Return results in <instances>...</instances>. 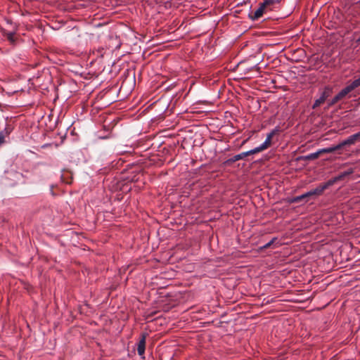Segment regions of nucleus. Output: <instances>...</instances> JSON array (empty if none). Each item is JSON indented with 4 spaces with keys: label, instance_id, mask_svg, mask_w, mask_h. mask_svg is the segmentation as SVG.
Segmentation results:
<instances>
[{
    "label": "nucleus",
    "instance_id": "1",
    "mask_svg": "<svg viewBox=\"0 0 360 360\" xmlns=\"http://www.w3.org/2000/svg\"><path fill=\"white\" fill-rule=\"evenodd\" d=\"M354 173V169L350 168L347 171L341 172L338 176L329 179L328 181L319 185L316 188L312 189L314 196H319L323 194L325 190L335 184L336 182L343 180L345 177Z\"/></svg>",
    "mask_w": 360,
    "mask_h": 360
},
{
    "label": "nucleus",
    "instance_id": "2",
    "mask_svg": "<svg viewBox=\"0 0 360 360\" xmlns=\"http://www.w3.org/2000/svg\"><path fill=\"white\" fill-rule=\"evenodd\" d=\"M278 2V0H266L263 3L259 4V8L250 15L251 19L252 20H258L264 13L269 11H272L273 6Z\"/></svg>",
    "mask_w": 360,
    "mask_h": 360
},
{
    "label": "nucleus",
    "instance_id": "3",
    "mask_svg": "<svg viewBox=\"0 0 360 360\" xmlns=\"http://www.w3.org/2000/svg\"><path fill=\"white\" fill-rule=\"evenodd\" d=\"M332 93L333 88L330 86H326L322 91L321 96L315 101L312 108L315 109L323 104L327 100V98L331 96Z\"/></svg>",
    "mask_w": 360,
    "mask_h": 360
},
{
    "label": "nucleus",
    "instance_id": "4",
    "mask_svg": "<svg viewBox=\"0 0 360 360\" xmlns=\"http://www.w3.org/2000/svg\"><path fill=\"white\" fill-rule=\"evenodd\" d=\"M360 141V132L349 136L347 139L340 142L339 144L340 150L347 146L354 145L356 142Z\"/></svg>",
    "mask_w": 360,
    "mask_h": 360
},
{
    "label": "nucleus",
    "instance_id": "5",
    "mask_svg": "<svg viewBox=\"0 0 360 360\" xmlns=\"http://www.w3.org/2000/svg\"><path fill=\"white\" fill-rule=\"evenodd\" d=\"M148 334L146 333H143L141 336V339L137 345V352L139 356H143L145 353L146 349V340Z\"/></svg>",
    "mask_w": 360,
    "mask_h": 360
},
{
    "label": "nucleus",
    "instance_id": "6",
    "mask_svg": "<svg viewBox=\"0 0 360 360\" xmlns=\"http://www.w3.org/2000/svg\"><path fill=\"white\" fill-rule=\"evenodd\" d=\"M347 93L345 91V89H342L335 97H333L331 100H329L328 102V108L333 106L342 99H343Z\"/></svg>",
    "mask_w": 360,
    "mask_h": 360
},
{
    "label": "nucleus",
    "instance_id": "7",
    "mask_svg": "<svg viewBox=\"0 0 360 360\" xmlns=\"http://www.w3.org/2000/svg\"><path fill=\"white\" fill-rule=\"evenodd\" d=\"M278 131H279L278 129H275L267 134L265 141L262 143L266 148L270 147V146L271 145V141H272L274 136L277 134L278 133Z\"/></svg>",
    "mask_w": 360,
    "mask_h": 360
},
{
    "label": "nucleus",
    "instance_id": "8",
    "mask_svg": "<svg viewBox=\"0 0 360 360\" xmlns=\"http://www.w3.org/2000/svg\"><path fill=\"white\" fill-rule=\"evenodd\" d=\"M0 31L4 36L6 37L7 39L10 41V43L14 44L15 42V38L14 37L15 34V30L13 32H8L4 28H0Z\"/></svg>",
    "mask_w": 360,
    "mask_h": 360
},
{
    "label": "nucleus",
    "instance_id": "9",
    "mask_svg": "<svg viewBox=\"0 0 360 360\" xmlns=\"http://www.w3.org/2000/svg\"><path fill=\"white\" fill-rule=\"evenodd\" d=\"M360 86V78L356 79L354 80L350 84L347 85L346 87L344 88L345 91L347 93H350L356 88L359 87Z\"/></svg>",
    "mask_w": 360,
    "mask_h": 360
},
{
    "label": "nucleus",
    "instance_id": "10",
    "mask_svg": "<svg viewBox=\"0 0 360 360\" xmlns=\"http://www.w3.org/2000/svg\"><path fill=\"white\" fill-rule=\"evenodd\" d=\"M302 201H304V202H307L309 201L308 199L307 198V195L305 193H304L301 195L295 196V197L288 199V202H290V203H298V202H301Z\"/></svg>",
    "mask_w": 360,
    "mask_h": 360
},
{
    "label": "nucleus",
    "instance_id": "11",
    "mask_svg": "<svg viewBox=\"0 0 360 360\" xmlns=\"http://www.w3.org/2000/svg\"><path fill=\"white\" fill-rule=\"evenodd\" d=\"M321 155L320 150H318L316 152L308 154L304 156H302L300 158L303 160H314L319 158Z\"/></svg>",
    "mask_w": 360,
    "mask_h": 360
},
{
    "label": "nucleus",
    "instance_id": "12",
    "mask_svg": "<svg viewBox=\"0 0 360 360\" xmlns=\"http://www.w3.org/2000/svg\"><path fill=\"white\" fill-rule=\"evenodd\" d=\"M319 150L321 151V155H323L325 153H333L335 151L340 150V148L339 144H338L336 146H330V147L325 148H321Z\"/></svg>",
    "mask_w": 360,
    "mask_h": 360
},
{
    "label": "nucleus",
    "instance_id": "13",
    "mask_svg": "<svg viewBox=\"0 0 360 360\" xmlns=\"http://www.w3.org/2000/svg\"><path fill=\"white\" fill-rule=\"evenodd\" d=\"M266 149H267V148L263 144H261L259 146L248 151V155H254V154L260 153Z\"/></svg>",
    "mask_w": 360,
    "mask_h": 360
},
{
    "label": "nucleus",
    "instance_id": "14",
    "mask_svg": "<svg viewBox=\"0 0 360 360\" xmlns=\"http://www.w3.org/2000/svg\"><path fill=\"white\" fill-rule=\"evenodd\" d=\"M266 149H267V148L263 144H261L259 146L248 151V155H254V154L260 153Z\"/></svg>",
    "mask_w": 360,
    "mask_h": 360
},
{
    "label": "nucleus",
    "instance_id": "15",
    "mask_svg": "<svg viewBox=\"0 0 360 360\" xmlns=\"http://www.w3.org/2000/svg\"><path fill=\"white\" fill-rule=\"evenodd\" d=\"M248 156H249L248 151L243 152V153H241L240 154L234 155L233 157V158L231 159V160H232V162H236V161L244 159L245 158H246Z\"/></svg>",
    "mask_w": 360,
    "mask_h": 360
},
{
    "label": "nucleus",
    "instance_id": "16",
    "mask_svg": "<svg viewBox=\"0 0 360 360\" xmlns=\"http://www.w3.org/2000/svg\"><path fill=\"white\" fill-rule=\"evenodd\" d=\"M278 240L277 238H273L269 243H267L266 244H265L262 248L264 249H267V248H269L276 240Z\"/></svg>",
    "mask_w": 360,
    "mask_h": 360
},
{
    "label": "nucleus",
    "instance_id": "17",
    "mask_svg": "<svg viewBox=\"0 0 360 360\" xmlns=\"http://www.w3.org/2000/svg\"><path fill=\"white\" fill-rule=\"evenodd\" d=\"M307 195V198L309 200V198L314 196L312 191H309V192L305 193Z\"/></svg>",
    "mask_w": 360,
    "mask_h": 360
},
{
    "label": "nucleus",
    "instance_id": "18",
    "mask_svg": "<svg viewBox=\"0 0 360 360\" xmlns=\"http://www.w3.org/2000/svg\"><path fill=\"white\" fill-rule=\"evenodd\" d=\"M4 136L3 135L2 133H0V146L4 143Z\"/></svg>",
    "mask_w": 360,
    "mask_h": 360
},
{
    "label": "nucleus",
    "instance_id": "19",
    "mask_svg": "<svg viewBox=\"0 0 360 360\" xmlns=\"http://www.w3.org/2000/svg\"><path fill=\"white\" fill-rule=\"evenodd\" d=\"M7 22L11 24V21L9 20H7Z\"/></svg>",
    "mask_w": 360,
    "mask_h": 360
},
{
    "label": "nucleus",
    "instance_id": "20",
    "mask_svg": "<svg viewBox=\"0 0 360 360\" xmlns=\"http://www.w3.org/2000/svg\"><path fill=\"white\" fill-rule=\"evenodd\" d=\"M358 41H360V37H359V40H358Z\"/></svg>",
    "mask_w": 360,
    "mask_h": 360
}]
</instances>
